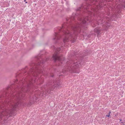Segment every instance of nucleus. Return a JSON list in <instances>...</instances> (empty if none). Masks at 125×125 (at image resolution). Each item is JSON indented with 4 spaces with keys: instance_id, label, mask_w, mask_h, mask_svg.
<instances>
[{
    "instance_id": "nucleus-3",
    "label": "nucleus",
    "mask_w": 125,
    "mask_h": 125,
    "mask_svg": "<svg viewBox=\"0 0 125 125\" xmlns=\"http://www.w3.org/2000/svg\"><path fill=\"white\" fill-rule=\"evenodd\" d=\"M65 35H64V37H65V38L64 39L63 42H68V40H71L73 41V40L74 41L75 40V38L74 37V35H72V34H70L69 31H67L64 33Z\"/></svg>"
},
{
    "instance_id": "nucleus-13",
    "label": "nucleus",
    "mask_w": 125,
    "mask_h": 125,
    "mask_svg": "<svg viewBox=\"0 0 125 125\" xmlns=\"http://www.w3.org/2000/svg\"><path fill=\"white\" fill-rule=\"evenodd\" d=\"M26 0H24V1L26 3H27V2L26 1Z\"/></svg>"
},
{
    "instance_id": "nucleus-17",
    "label": "nucleus",
    "mask_w": 125,
    "mask_h": 125,
    "mask_svg": "<svg viewBox=\"0 0 125 125\" xmlns=\"http://www.w3.org/2000/svg\"><path fill=\"white\" fill-rule=\"evenodd\" d=\"M76 73H79V72H76Z\"/></svg>"
},
{
    "instance_id": "nucleus-16",
    "label": "nucleus",
    "mask_w": 125,
    "mask_h": 125,
    "mask_svg": "<svg viewBox=\"0 0 125 125\" xmlns=\"http://www.w3.org/2000/svg\"><path fill=\"white\" fill-rule=\"evenodd\" d=\"M111 113V112H110L109 113V114H110Z\"/></svg>"
},
{
    "instance_id": "nucleus-14",
    "label": "nucleus",
    "mask_w": 125,
    "mask_h": 125,
    "mask_svg": "<svg viewBox=\"0 0 125 125\" xmlns=\"http://www.w3.org/2000/svg\"><path fill=\"white\" fill-rule=\"evenodd\" d=\"M55 34H56V35H55L56 36H57V33H55Z\"/></svg>"
},
{
    "instance_id": "nucleus-8",
    "label": "nucleus",
    "mask_w": 125,
    "mask_h": 125,
    "mask_svg": "<svg viewBox=\"0 0 125 125\" xmlns=\"http://www.w3.org/2000/svg\"><path fill=\"white\" fill-rule=\"evenodd\" d=\"M101 30V29L99 27L95 28L94 30V31L95 32L97 33L98 34H99L100 32V31Z\"/></svg>"
},
{
    "instance_id": "nucleus-15",
    "label": "nucleus",
    "mask_w": 125,
    "mask_h": 125,
    "mask_svg": "<svg viewBox=\"0 0 125 125\" xmlns=\"http://www.w3.org/2000/svg\"><path fill=\"white\" fill-rule=\"evenodd\" d=\"M120 121H122V119H120Z\"/></svg>"
},
{
    "instance_id": "nucleus-11",
    "label": "nucleus",
    "mask_w": 125,
    "mask_h": 125,
    "mask_svg": "<svg viewBox=\"0 0 125 125\" xmlns=\"http://www.w3.org/2000/svg\"><path fill=\"white\" fill-rule=\"evenodd\" d=\"M106 116H108V117H109V116H110V114H109V115H106Z\"/></svg>"
},
{
    "instance_id": "nucleus-2",
    "label": "nucleus",
    "mask_w": 125,
    "mask_h": 125,
    "mask_svg": "<svg viewBox=\"0 0 125 125\" xmlns=\"http://www.w3.org/2000/svg\"><path fill=\"white\" fill-rule=\"evenodd\" d=\"M67 64V67L70 68V69H69V70H71L73 71L74 69H75L76 68H78L80 66V63L77 62L76 61L72 62L71 63L68 62Z\"/></svg>"
},
{
    "instance_id": "nucleus-18",
    "label": "nucleus",
    "mask_w": 125,
    "mask_h": 125,
    "mask_svg": "<svg viewBox=\"0 0 125 125\" xmlns=\"http://www.w3.org/2000/svg\"><path fill=\"white\" fill-rule=\"evenodd\" d=\"M121 123H123V122H121Z\"/></svg>"
},
{
    "instance_id": "nucleus-7",
    "label": "nucleus",
    "mask_w": 125,
    "mask_h": 125,
    "mask_svg": "<svg viewBox=\"0 0 125 125\" xmlns=\"http://www.w3.org/2000/svg\"><path fill=\"white\" fill-rule=\"evenodd\" d=\"M69 69H70V67L67 66L65 68H64V69H63V70H62L63 73H64L65 72H66L67 71H72L74 72V71L75 69H74L73 70V71H72L71 70H69Z\"/></svg>"
},
{
    "instance_id": "nucleus-5",
    "label": "nucleus",
    "mask_w": 125,
    "mask_h": 125,
    "mask_svg": "<svg viewBox=\"0 0 125 125\" xmlns=\"http://www.w3.org/2000/svg\"><path fill=\"white\" fill-rule=\"evenodd\" d=\"M52 84L53 86L52 87L53 88H55L56 89L58 87L59 84L58 82L55 81V82H53Z\"/></svg>"
},
{
    "instance_id": "nucleus-1",
    "label": "nucleus",
    "mask_w": 125,
    "mask_h": 125,
    "mask_svg": "<svg viewBox=\"0 0 125 125\" xmlns=\"http://www.w3.org/2000/svg\"><path fill=\"white\" fill-rule=\"evenodd\" d=\"M123 6L125 8V0H118V1H116L115 5H114L111 9L112 10H115L118 11Z\"/></svg>"
},
{
    "instance_id": "nucleus-6",
    "label": "nucleus",
    "mask_w": 125,
    "mask_h": 125,
    "mask_svg": "<svg viewBox=\"0 0 125 125\" xmlns=\"http://www.w3.org/2000/svg\"><path fill=\"white\" fill-rule=\"evenodd\" d=\"M53 58L55 60H60L61 59V57H60L57 55L56 54L53 55Z\"/></svg>"
},
{
    "instance_id": "nucleus-10",
    "label": "nucleus",
    "mask_w": 125,
    "mask_h": 125,
    "mask_svg": "<svg viewBox=\"0 0 125 125\" xmlns=\"http://www.w3.org/2000/svg\"><path fill=\"white\" fill-rule=\"evenodd\" d=\"M73 29L74 31H75L78 30V28L77 27H73Z\"/></svg>"
},
{
    "instance_id": "nucleus-9",
    "label": "nucleus",
    "mask_w": 125,
    "mask_h": 125,
    "mask_svg": "<svg viewBox=\"0 0 125 125\" xmlns=\"http://www.w3.org/2000/svg\"><path fill=\"white\" fill-rule=\"evenodd\" d=\"M86 20H88L87 18H86L84 19H83L82 20V22L83 23H85L86 21Z\"/></svg>"
},
{
    "instance_id": "nucleus-12",
    "label": "nucleus",
    "mask_w": 125,
    "mask_h": 125,
    "mask_svg": "<svg viewBox=\"0 0 125 125\" xmlns=\"http://www.w3.org/2000/svg\"><path fill=\"white\" fill-rule=\"evenodd\" d=\"M100 5H99L97 7V8H99V7H100Z\"/></svg>"
},
{
    "instance_id": "nucleus-4",
    "label": "nucleus",
    "mask_w": 125,
    "mask_h": 125,
    "mask_svg": "<svg viewBox=\"0 0 125 125\" xmlns=\"http://www.w3.org/2000/svg\"><path fill=\"white\" fill-rule=\"evenodd\" d=\"M109 20V19L108 18H105L104 19L102 20L101 21H99V23L101 22V23H104V24L103 26H104V27H107L108 26H109V24H106V22H107V21H108ZM108 24V23H107Z\"/></svg>"
}]
</instances>
